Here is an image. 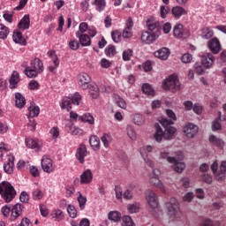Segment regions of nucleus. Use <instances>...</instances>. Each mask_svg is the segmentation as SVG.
<instances>
[{"instance_id":"obj_1","label":"nucleus","mask_w":226,"mask_h":226,"mask_svg":"<svg viewBox=\"0 0 226 226\" xmlns=\"http://www.w3.org/2000/svg\"><path fill=\"white\" fill-rule=\"evenodd\" d=\"M43 62L40 60V58H34L31 61L30 66H27L25 69V74L29 79H34L40 75V73H43Z\"/></svg>"},{"instance_id":"obj_2","label":"nucleus","mask_w":226,"mask_h":226,"mask_svg":"<svg viewBox=\"0 0 226 226\" xmlns=\"http://www.w3.org/2000/svg\"><path fill=\"white\" fill-rule=\"evenodd\" d=\"M155 133L154 135V138L155 139L156 142H162V139H165L166 140H170L174 138V135L176 134V128L173 126L166 127L165 131L163 132V129L160 126V124H155Z\"/></svg>"},{"instance_id":"obj_3","label":"nucleus","mask_w":226,"mask_h":226,"mask_svg":"<svg viewBox=\"0 0 226 226\" xmlns=\"http://www.w3.org/2000/svg\"><path fill=\"white\" fill-rule=\"evenodd\" d=\"M16 196L17 191H15V187H13L10 182H3L1 192L2 199H4L5 202H11Z\"/></svg>"},{"instance_id":"obj_4","label":"nucleus","mask_w":226,"mask_h":226,"mask_svg":"<svg viewBox=\"0 0 226 226\" xmlns=\"http://www.w3.org/2000/svg\"><path fill=\"white\" fill-rule=\"evenodd\" d=\"M162 87L165 91H171V93H176L181 89V83L177 79V75L172 74L169 76L162 83Z\"/></svg>"},{"instance_id":"obj_5","label":"nucleus","mask_w":226,"mask_h":226,"mask_svg":"<svg viewBox=\"0 0 226 226\" xmlns=\"http://www.w3.org/2000/svg\"><path fill=\"white\" fill-rule=\"evenodd\" d=\"M80 102H82V95L76 93L72 97H64L62 100L61 107L70 112L72 110V105H80Z\"/></svg>"},{"instance_id":"obj_6","label":"nucleus","mask_w":226,"mask_h":226,"mask_svg":"<svg viewBox=\"0 0 226 226\" xmlns=\"http://www.w3.org/2000/svg\"><path fill=\"white\" fill-rule=\"evenodd\" d=\"M166 207L168 208V215L171 218H179L181 211L179 210V202L176 198H171L170 202L166 204Z\"/></svg>"},{"instance_id":"obj_7","label":"nucleus","mask_w":226,"mask_h":226,"mask_svg":"<svg viewBox=\"0 0 226 226\" xmlns=\"http://www.w3.org/2000/svg\"><path fill=\"white\" fill-rule=\"evenodd\" d=\"M41 168L47 174H50L56 170V166H54L52 159L49 158L47 155H44L41 159Z\"/></svg>"},{"instance_id":"obj_8","label":"nucleus","mask_w":226,"mask_h":226,"mask_svg":"<svg viewBox=\"0 0 226 226\" xmlns=\"http://www.w3.org/2000/svg\"><path fill=\"white\" fill-rule=\"evenodd\" d=\"M184 133L188 139H193L199 133V126L194 124L188 123L184 126Z\"/></svg>"},{"instance_id":"obj_9","label":"nucleus","mask_w":226,"mask_h":226,"mask_svg":"<svg viewBox=\"0 0 226 226\" xmlns=\"http://www.w3.org/2000/svg\"><path fill=\"white\" fill-rule=\"evenodd\" d=\"M146 199L148 206H150L152 209H156V207H158V196L156 195V193H154V192H153L152 190L147 191Z\"/></svg>"},{"instance_id":"obj_10","label":"nucleus","mask_w":226,"mask_h":226,"mask_svg":"<svg viewBox=\"0 0 226 226\" xmlns=\"http://www.w3.org/2000/svg\"><path fill=\"white\" fill-rule=\"evenodd\" d=\"M173 34L175 38H183L186 40V38H190V31L183 29V24H177L174 26Z\"/></svg>"},{"instance_id":"obj_11","label":"nucleus","mask_w":226,"mask_h":226,"mask_svg":"<svg viewBox=\"0 0 226 226\" xmlns=\"http://www.w3.org/2000/svg\"><path fill=\"white\" fill-rule=\"evenodd\" d=\"M207 45L212 54H219L220 50H222V44L216 37L210 39Z\"/></svg>"},{"instance_id":"obj_12","label":"nucleus","mask_w":226,"mask_h":226,"mask_svg":"<svg viewBox=\"0 0 226 226\" xmlns=\"http://www.w3.org/2000/svg\"><path fill=\"white\" fill-rule=\"evenodd\" d=\"M166 114H167L168 117H170V119L162 118V120H161V124L164 128H167L168 126H172V124H174V121H177V119L176 117V113H174V111H172L171 109H166Z\"/></svg>"},{"instance_id":"obj_13","label":"nucleus","mask_w":226,"mask_h":226,"mask_svg":"<svg viewBox=\"0 0 226 226\" xmlns=\"http://www.w3.org/2000/svg\"><path fill=\"white\" fill-rule=\"evenodd\" d=\"M152 151H153V147L150 145L146 146L140 149V154L144 162L147 163V165H148V167H151V169L154 167V162L151 159H149V157H147V153H151Z\"/></svg>"},{"instance_id":"obj_14","label":"nucleus","mask_w":226,"mask_h":226,"mask_svg":"<svg viewBox=\"0 0 226 226\" xmlns=\"http://www.w3.org/2000/svg\"><path fill=\"white\" fill-rule=\"evenodd\" d=\"M159 36L151 32H142L141 34V41L146 43L147 45H151V43H154L156 40H158Z\"/></svg>"},{"instance_id":"obj_15","label":"nucleus","mask_w":226,"mask_h":226,"mask_svg":"<svg viewBox=\"0 0 226 226\" xmlns=\"http://www.w3.org/2000/svg\"><path fill=\"white\" fill-rule=\"evenodd\" d=\"M87 147L85 144H80L76 151V158L79 163H84L86 162V156H87Z\"/></svg>"},{"instance_id":"obj_16","label":"nucleus","mask_w":226,"mask_h":226,"mask_svg":"<svg viewBox=\"0 0 226 226\" xmlns=\"http://www.w3.org/2000/svg\"><path fill=\"white\" fill-rule=\"evenodd\" d=\"M78 84L82 89H87L89 87V83L91 82V76L86 72H82L78 77Z\"/></svg>"},{"instance_id":"obj_17","label":"nucleus","mask_w":226,"mask_h":226,"mask_svg":"<svg viewBox=\"0 0 226 226\" xmlns=\"http://www.w3.org/2000/svg\"><path fill=\"white\" fill-rule=\"evenodd\" d=\"M15 167V155L9 154L7 162L4 164V170L6 174H13V169Z\"/></svg>"},{"instance_id":"obj_18","label":"nucleus","mask_w":226,"mask_h":226,"mask_svg":"<svg viewBox=\"0 0 226 226\" xmlns=\"http://www.w3.org/2000/svg\"><path fill=\"white\" fill-rule=\"evenodd\" d=\"M201 64L204 68H211L215 64V56L211 53H205L201 56Z\"/></svg>"},{"instance_id":"obj_19","label":"nucleus","mask_w":226,"mask_h":226,"mask_svg":"<svg viewBox=\"0 0 226 226\" xmlns=\"http://www.w3.org/2000/svg\"><path fill=\"white\" fill-rule=\"evenodd\" d=\"M208 140L210 144L218 149H223V147H225V141H223L222 138L215 136V134L210 135Z\"/></svg>"},{"instance_id":"obj_20","label":"nucleus","mask_w":226,"mask_h":226,"mask_svg":"<svg viewBox=\"0 0 226 226\" xmlns=\"http://www.w3.org/2000/svg\"><path fill=\"white\" fill-rule=\"evenodd\" d=\"M76 38H79L81 47H91V37L88 34L76 32Z\"/></svg>"},{"instance_id":"obj_21","label":"nucleus","mask_w":226,"mask_h":226,"mask_svg":"<svg viewBox=\"0 0 226 226\" xmlns=\"http://www.w3.org/2000/svg\"><path fill=\"white\" fill-rule=\"evenodd\" d=\"M147 29L152 33L153 34H157V36H160L162 34V27H160V23L154 22V21H148L147 23Z\"/></svg>"},{"instance_id":"obj_22","label":"nucleus","mask_w":226,"mask_h":226,"mask_svg":"<svg viewBox=\"0 0 226 226\" xmlns=\"http://www.w3.org/2000/svg\"><path fill=\"white\" fill-rule=\"evenodd\" d=\"M171 13L174 19H176L177 20H178V19H181L184 15H188V11L179 5L173 7L171 9Z\"/></svg>"},{"instance_id":"obj_23","label":"nucleus","mask_w":226,"mask_h":226,"mask_svg":"<svg viewBox=\"0 0 226 226\" xmlns=\"http://www.w3.org/2000/svg\"><path fill=\"white\" fill-rule=\"evenodd\" d=\"M154 56L155 57H158V59H162V61H165L169 59V56H170V49L169 48H162L155 51L154 53Z\"/></svg>"},{"instance_id":"obj_24","label":"nucleus","mask_w":226,"mask_h":226,"mask_svg":"<svg viewBox=\"0 0 226 226\" xmlns=\"http://www.w3.org/2000/svg\"><path fill=\"white\" fill-rule=\"evenodd\" d=\"M226 179V161H222L220 164L218 173L215 175L216 181H225Z\"/></svg>"},{"instance_id":"obj_25","label":"nucleus","mask_w":226,"mask_h":226,"mask_svg":"<svg viewBox=\"0 0 226 226\" xmlns=\"http://www.w3.org/2000/svg\"><path fill=\"white\" fill-rule=\"evenodd\" d=\"M24 206L20 203L16 204L11 209V222H15L22 215Z\"/></svg>"},{"instance_id":"obj_26","label":"nucleus","mask_w":226,"mask_h":226,"mask_svg":"<svg viewBox=\"0 0 226 226\" xmlns=\"http://www.w3.org/2000/svg\"><path fill=\"white\" fill-rule=\"evenodd\" d=\"M90 183H93V172L91 170H87L80 175V184L89 185Z\"/></svg>"},{"instance_id":"obj_27","label":"nucleus","mask_w":226,"mask_h":226,"mask_svg":"<svg viewBox=\"0 0 226 226\" xmlns=\"http://www.w3.org/2000/svg\"><path fill=\"white\" fill-rule=\"evenodd\" d=\"M30 26L31 19H29V15L26 14L20 19L18 27L26 31V29H29Z\"/></svg>"},{"instance_id":"obj_28","label":"nucleus","mask_w":226,"mask_h":226,"mask_svg":"<svg viewBox=\"0 0 226 226\" xmlns=\"http://www.w3.org/2000/svg\"><path fill=\"white\" fill-rule=\"evenodd\" d=\"M9 82H10V88L16 89L17 84L20 82L19 74L14 71L11 76Z\"/></svg>"},{"instance_id":"obj_29","label":"nucleus","mask_w":226,"mask_h":226,"mask_svg":"<svg viewBox=\"0 0 226 226\" xmlns=\"http://www.w3.org/2000/svg\"><path fill=\"white\" fill-rule=\"evenodd\" d=\"M150 184H152L153 186H155V188H159L162 193H165V187L163 186V184H162V181H160V178L158 177H150Z\"/></svg>"},{"instance_id":"obj_30","label":"nucleus","mask_w":226,"mask_h":226,"mask_svg":"<svg viewBox=\"0 0 226 226\" xmlns=\"http://www.w3.org/2000/svg\"><path fill=\"white\" fill-rule=\"evenodd\" d=\"M218 117L212 122V131L218 132L222 130V112L219 111Z\"/></svg>"},{"instance_id":"obj_31","label":"nucleus","mask_w":226,"mask_h":226,"mask_svg":"<svg viewBox=\"0 0 226 226\" xmlns=\"http://www.w3.org/2000/svg\"><path fill=\"white\" fill-rule=\"evenodd\" d=\"M213 36H215L213 29L207 26L201 30V38H203V40H211Z\"/></svg>"},{"instance_id":"obj_32","label":"nucleus","mask_w":226,"mask_h":226,"mask_svg":"<svg viewBox=\"0 0 226 226\" xmlns=\"http://www.w3.org/2000/svg\"><path fill=\"white\" fill-rule=\"evenodd\" d=\"M51 216L55 219V222H63L64 220V213L61 209H54L51 213Z\"/></svg>"},{"instance_id":"obj_33","label":"nucleus","mask_w":226,"mask_h":226,"mask_svg":"<svg viewBox=\"0 0 226 226\" xmlns=\"http://www.w3.org/2000/svg\"><path fill=\"white\" fill-rule=\"evenodd\" d=\"M15 98L16 107H18V109H22L26 105V97H24V95H22L20 93H16Z\"/></svg>"},{"instance_id":"obj_34","label":"nucleus","mask_w":226,"mask_h":226,"mask_svg":"<svg viewBox=\"0 0 226 226\" xmlns=\"http://www.w3.org/2000/svg\"><path fill=\"white\" fill-rule=\"evenodd\" d=\"M26 147L30 149H35L36 151H40V143L34 139H26Z\"/></svg>"},{"instance_id":"obj_35","label":"nucleus","mask_w":226,"mask_h":226,"mask_svg":"<svg viewBox=\"0 0 226 226\" xmlns=\"http://www.w3.org/2000/svg\"><path fill=\"white\" fill-rule=\"evenodd\" d=\"M171 163H173L174 171L178 172L179 174H181V172H183V170H185V169H186V164H185V162L177 161L176 158H175V162H171Z\"/></svg>"},{"instance_id":"obj_36","label":"nucleus","mask_w":226,"mask_h":226,"mask_svg":"<svg viewBox=\"0 0 226 226\" xmlns=\"http://www.w3.org/2000/svg\"><path fill=\"white\" fill-rule=\"evenodd\" d=\"M89 144L94 151H98L100 149V138H98V136H91Z\"/></svg>"},{"instance_id":"obj_37","label":"nucleus","mask_w":226,"mask_h":226,"mask_svg":"<svg viewBox=\"0 0 226 226\" xmlns=\"http://www.w3.org/2000/svg\"><path fill=\"white\" fill-rule=\"evenodd\" d=\"M13 41L19 43L20 45H26V39L22 37V32H16L12 35Z\"/></svg>"},{"instance_id":"obj_38","label":"nucleus","mask_w":226,"mask_h":226,"mask_svg":"<svg viewBox=\"0 0 226 226\" xmlns=\"http://www.w3.org/2000/svg\"><path fill=\"white\" fill-rule=\"evenodd\" d=\"M79 120L83 123H88V124H94V117L89 113L84 114L79 117Z\"/></svg>"},{"instance_id":"obj_39","label":"nucleus","mask_w":226,"mask_h":226,"mask_svg":"<svg viewBox=\"0 0 226 226\" xmlns=\"http://www.w3.org/2000/svg\"><path fill=\"white\" fill-rule=\"evenodd\" d=\"M93 4H94L97 11H103L107 6V2L105 0H94Z\"/></svg>"},{"instance_id":"obj_40","label":"nucleus","mask_w":226,"mask_h":226,"mask_svg":"<svg viewBox=\"0 0 226 226\" xmlns=\"http://www.w3.org/2000/svg\"><path fill=\"white\" fill-rule=\"evenodd\" d=\"M9 34L10 28L3 24H0V40H6Z\"/></svg>"},{"instance_id":"obj_41","label":"nucleus","mask_w":226,"mask_h":226,"mask_svg":"<svg viewBox=\"0 0 226 226\" xmlns=\"http://www.w3.org/2000/svg\"><path fill=\"white\" fill-rule=\"evenodd\" d=\"M89 94L92 98H98L100 96V88H98V85H91L89 87Z\"/></svg>"},{"instance_id":"obj_42","label":"nucleus","mask_w":226,"mask_h":226,"mask_svg":"<svg viewBox=\"0 0 226 226\" xmlns=\"http://www.w3.org/2000/svg\"><path fill=\"white\" fill-rule=\"evenodd\" d=\"M142 91L145 94H148V96H154V89L147 83L143 84Z\"/></svg>"},{"instance_id":"obj_43","label":"nucleus","mask_w":226,"mask_h":226,"mask_svg":"<svg viewBox=\"0 0 226 226\" xmlns=\"http://www.w3.org/2000/svg\"><path fill=\"white\" fill-rule=\"evenodd\" d=\"M29 110V116L33 118V117H38V116H40V107L38 106H30L28 108Z\"/></svg>"},{"instance_id":"obj_44","label":"nucleus","mask_w":226,"mask_h":226,"mask_svg":"<svg viewBox=\"0 0 226 226\" xmlns=\"http://www.w3.org/2000/svg\"><path fill=\"white\" fill-rule=\"evenodd\" d=\"M101 140L104 147H109L110 146V142H112V136L110 134L104 133L101 138Z\"/></svg>"},{"instance_id":"obj_45","label":"nucleus","mask_w":226,"mask_h":226,"mask_svg":"<svg viewBox=\"0 0 226 226\" xmlns=\"http://www.w3.org/2000/svg\"><path fill=\"white\" fill-rule=\"evenodd\" d=\"M108 216L111 222H119L121 220V213L117 211L109 212Z\"/></svg>"},{"instance_id":"obj_46","label":"nucleus","mask_w":226,"mask_h":226,"mask_svg":"<svg viewBox=\"0 0 226 226\" xmlns=\"http://www.w3.org/2000/svg\"><path fill=\"white\" fill-rule=\"evenodd\" d=\"M139 209H140V204L139 203L129 204L127 206V210L131 214L139 213Z\"/></svg>"},{"instance_id":"obj_47","label":"nucleus","mask_w":226,"mask_h":226,"mask_svg":"<svg viewBox=\"0 0 226 226\" xmlns=\"http://www.w3.org/2000/svg\"><path fill=\"white\" fill-rule=\"evenodd\" d=\"M145 118L140 114H135L133 116V123L134 124H137L138 126L142 125V124L145 122Z\"/></svg>"},{"instance_id":"obj_48","label":"nucleus","mask_w":226,"mask_h":226,"mask_svg":"<svg viewBox=\"0 0 226 226\" xmlns=\"http://www.w3.org/2000/svg\"><path fill=\"white\" fill-rule=\"evenodd\" d=\"M34 200H41L43 199V192L40 189H35L32 192Z\"/></svg>"},{"instance_id":"obj_49","label":"nucleus","mask_w":226,"mask_h":226,"mask_svg":"<svg viewBox=\"0 0 226 226\" xmlns=\"http://www.w3.org/2000/svg\"><path fill=\"white\" fill-rule=\"evenodd\" d=\"M122 220H123V222H122L123 226H135V222H133V220L129 215L124 216Z\"/></svg>"},{"instance_id":"obj_50","label":"nucleus","mask_w":226,"mask_h":226,"mask_svg":"<svg viewBox=\"0 0 226 226\" xmlns=\"http://www.w3.org/2000/svg\"><path fill=\"white\" fill-rule=\"evenodd\" d=\"M67 213L70 218H77V208H75V206L68 205Z\"/></svg>"},{"instance_id":"obj_51","label":"nucleus","mask_w":226,"mask_h":226,"mask_svg":"<svg viewBox=\"0 0 226 226\" xmlns=\"http://www.w3.org/2000/svg\"><path fill=\"white\" fill-rule=\"evenodd\" d=\"M78 202L79 205V208L81 210L86 209V204L87 202V198L82 196V194H79V196L78 197Z\"/></svg>"},{"instance_id":"obj_52","label":"nucleus","mask_w":226,"mask_h":226,"mask_svg":"<svg viewBox=\"0 0 226 226\" xmlns=\"http://www.w3.org/2000/svg\"><path fill=\"white\" fill-rule=\"evenodd\" d=\"M160 13H161L162 19H167V15L170 13V8L165 5H162L160 7Z\"/></svg>"},{"instance_id":"obj_53","label":"nucleus","mask_w":226,"mask_h":226,"mask_svg":"<svg viewBox=\"0 0 226 226\" xmlns=\"http://www.w3.org/2000/svg\"><path fill=\"white\" fill-rule=\"evenodd\" d=\"M123 197L126 200H132V199H133V187L125 190L123 194Z\"/></svg>"},{"instance_id":"obj_54","label":"nucleus","mask_w":226,"mask_h":226,"mask_svg":"<svg viewBox=\"0 0 226 226\" xmlns=\"http://www.w3.org/2000/svg\"><path fill=\"white\" fill-rule=\"evenodd\" d=\"M127 135L132 140H135L137 139V134H135V130L132 125H127Z\"/></svg>"},{"instance_id":"obj_55","label":"nucleus","mask_w":226,"mask_h":226,"mask_svg":"<svg viewBox=\"0 0 226 226\" xmlns=\"http://www.w3.org/2000/svg\"><path fill=\"white\" fill-rule=\"evenodd\" d=\"M116 47L114 46H109L108 48L105 49V54L109 57H114L116 56Z\"/></svg>"},{"instance_id":"obj_56","label":"nucleus","mask_w":226,"mask_h":226,"mask_svg":"<svg viewBox=\"0 0 226 226\" xmlns=\"http://www.w3.org/2000/svg\"><path fill=\"white\" fill-rule=\"evenodd\" d=\"M111 38H112L113 41L115 43H119V41H121V34H120V32L117 31V30H114L111 33Z\"/></svg>"},{"instance_id":"obj_57","label":"nucleus","mask_w":226,"mask_h":226,"mask_svg":"<svg viewBox=\"0 0 226 226\" xmlns=\"http://www.w3.org/2000/svg\"><path fill=\"white\" fill-rule=\"evenodd\" d=\"M161 158H162V160H167L169 163H173L176 162V157H170L167 152H161Z\"/></svg>"},{"instance_id":"obj_58","label":"nucleus","mask_w":226,"mask_h":226,"mask_svg":"<svg viewBox=\"0 0 226 226\" xmlns=\"http://www.w3.org/2000/svg\"><path fill=\"white\" fill-rule=\"evenodd\" d=\"M53 64H55V66L50 65L49 67V71L51 72V73H54V72H56V70H57V68L59 67V58H57V56L53 57Z\"/></svg>"},{"instance_id":"obj_59","label":"nucleus","mask_w":226,"mask_h":226,"mask_svg":"<svg viewBox=\"0 0 226 226\" xmlns=\"http://www.w3.org/2000/svg\"><path fill=\"white\" fill-rule=\"evenodd\" d=\"M194 72L197 75H202L204 73V66L200 63H196L194 64Z\"/></svg>"},{"instance_id":"obj_60","label":"nucleus","mask_w":226,"mask_h":226,"mask_svg":"<svg viewBox=\"0 0 226 226\" xmlns=\"http://www.w3.org/2000/svg\"><path fill=\"white\" fill-rule=\"evenodd\" d=\"M70 133L72 135H82V131L80 128L74 126L73 124L69 126Z\"/></svg>"},{"instance_id":"obj_61","label":"nucleus","mask_w":226,"mask_h":226,"mask_svg":"<svg viewBox=\"0 0 226 226\" xmlns=\"http://www.w3.org/2000/svg\"><path fill=\"white\" fill-rule=\"evenodd\" d=\"M192 59H193V56L190 53H185L181 57L182 63L185 64L192 63Z\"/></svg>"},{"instance_id":"obj_62","label":"nucleus","mask_w":226,"mask_h":226,"mask_svg":"<svg viewBox=\"0 0 226 226\" xmlns=\"http://www.w3.org/2000/svg\"><path fill=\"white\" fill-rule=\"evenodd\" d=\"M88 29L89 28H88L87 23L82 22L79 24V31L76 33H79V34H84V33H86V31H88Z\"/></svg>"},{"instance_id":"obj_63","label":"nucleus","mask_w":226,"mask_h":226,"mask_svg":"<svg viewBox=\"0 0 226 226\" xmlns=\"http://www.w3.org/2000/svg\"><path fill=\"white\" fill-rule=\"evenodd\" d=\"M69 47H70V49H72V50H79V49L80 47V42H79V41H77V40L71 41L69 42Z\"/></svg>"},{"instance_id":"obj_64","label":"nucleus","mask_w":226,"mask_h":226,"mask_svg":"<svg viewBox=\"0 0 226 226\" xmlns=\"http://www.w3.org/2000/svg\"><path fill=\"white\" fill-rule=\"evenodd\" d=\"M133 56V51L132 49H127L123 53L124 61H130V57Z\"/></svg>"}]
</instances>
